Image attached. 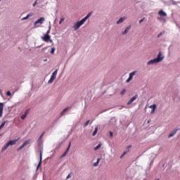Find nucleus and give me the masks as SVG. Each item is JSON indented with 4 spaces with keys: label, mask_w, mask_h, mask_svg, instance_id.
<instances>
[{
    "label": "nucleus",
    "mask_w": 180,
    "mask_h": 180,
    "mask_svg": "<svg viewBox=\"0 0 180 180\" xmlns=\"http://www.w3.org/2000/svg\"><path fill=\"white\" fill-rule=\"evenodd\" d=\"M1 0H0V2H1Z\"/></svg>",
    "instance_id": "61"
},
{
    "label": "nucleus",
    "mask_w": 180,
    "mask_h": 180,
    "mask_svg": "<svg viewBox=\"0 0 180 180\" xmlns=\"http://www.w3.org/2000/svg\"><path fill=\"white\" fill-rule=\"evenodd\" d=\"M36 5H37V1H35L33 4H32V6H36Z\"/></svg>",
    "instance_id": "49"
},
{
    "label": "nucleus",
    "mask_w": 180,
    "mask_h": 180,
    "mask_svg": "<svg viewBox=\"0 0 180 180\" xmlns=\"http://www.w3.org/2000/svg\"><path fill=\"white\" fill-rule=\"evenodd\" d=\"M71 144H72V142L70 141L65 151L63 153L62 155H60V160H61V158H64V157H65L68 154V152L70 151V148H71Z\"/></svg>",
    "instance_id": "6"
},
{
    "label": "nucleus",
    "mask_w": 180,
    "mask_h": 180,
    "mask_svg": "<svg viewBox=\"0 0 180 180\" xmlns=\"http://www.w3.org/2000/svg\"><path fill=\"white\" fill-rule=\"evenodd\" d=\"M146 19V18H141L140 20H139V23L141 24L144 22V20Z\"/></svg>",
    "instance_id": "46"
},
{
    "label": "nucleus",
    "mask_w": 180,
    "mask_h": 180,
    "mask_svg": "<svg viewBox=\"0 0 180 180\" xmlns=\"http://www.w3.org/2000/svg\"><path fill=\"white\" fill-rule=\"evenodd\" d=\"M58 73V69H56L52 73L49 80L48 81V84H53L57 78V74Z\"/></svg>",
    "instance_id": "1"
},
{
    "label": "nucleus",
    "mask_w": 180,
    "mask_h": 180,
    "mask_svg": "<svg viewBox=\"0 0 180 180\" xmlns=\"http://www.w3.org/2000/svg\"><path fill=\"white\" fill-rule=\"evenodd\" d=\"M109 136H110V137H113V131H109Z\"/></svg>",
    "instance_id": "45"
},
{
    "label": "nucleus",
    "mask_w": 180,
    "mask_h": 180,
    "mask_svg": "<svg viewBox=\"0 0 180 180\" xmlns=\"http://www.w3.org/2000/svg\"><path fill=\"white\" fill-rule=\"evenodd\" d=\"M137 158H140V156H139Z\"/></svg>",
    "instance_id": "60"
},
{
    "label": "nucleus",
    "mask_w": 180,
    "mask_h": 180,
    "mask_svg": "<svg viewBox=\"0 0 180 180\" xmlns=\"http://www.w3.org/2000/svg\"><path fill=\"white\" fill-rule=\"evenodd\" d=\"M130 29H131V25H128L124 30L122 32V34H127V33H129V31L130 30Z\"/></svg>",
    "instance_id": "13"
},
{
    "label": "nucleus",
    "mask_w": 180,
    "mask_h": 180,
    "mask_svg": "<svg viewBox=\"0 0 180 180\" xmlns=\"http://www.w3.org/2000/svg\"><path fill=\"white\" fill-rule=\"evenodd\" d=\"M150 109H157V104H153L149 106Z\"/></svg>",
    "instance_id": "29"
},
{
    "label": "nucleus",
    "mask_w": 180,
    "mask_h": 180,
    "mask_svg": "<svg viewBox=\"0 0 180 180\" xmlns=\"http://www.w3.org/2000/svg\"><path fill=\"white\" fill-rule=\"evenodd\" d=\"M30 110H32L31 108L27 109V110L24 112V115H25V116H27V115H29V114L30 113Z\"/></svg>",
    "instance_id": "28"
},
{
    "label": "nucleus",
    "mask_w": 180,
    "mask_h": 180,
    "mask_svg": "<svg viewBox=\"0 0 180 180\" xmlns=\"http://www.w3.org/2000/svg\"><path fill=\"white\" fill-rule=\"evenodd\" d=\"M136 72H137L136 70L130 72L129 75V77L133 79V77H134V75H136Z\"/></svg>",
    "instance_id": "21"
},
{
    "label": "nucleus",
    "mask_w": 180,
    "mask_h": 180,
    "mask_svg": "<svg viewBox=\"0 0 180 180\" xmlns=\"http://www.w3.org/2000/svg\"><path fill=\"white\" fill-rule=\"evenodd\" d=\"M127 148H128V150H129V148H131V145L128 146Z\"/></svg>",
    "instance_id": "50"
},
{
    "label": "nucleus",
    "mask_w": 180,
    "mask_h": 180,
    "mask_svg": "<svg viewBox=\"0 0 180 180\" xmlns=\"http://www.w3.org/2000/svg\"><path fill=\"white\" fill-rule=\"evenodd\" d=\"M6 95L7 96H12V92H11V91H7Z\"/></svg>",
    "instance_id": "39"
},
{
    "label": "nucleus",
    "mask_w": 180,
    "mask_h": 180,
    "mask_svg": "<svg viewBox=\"0 0 180 180\" xmlns=\"http://www.w3.org/2000/svg\"><path fill=\"white\" fill-rule=\"evenodd\" d=\"M139 98V94H135L132 98H130V100L127 103V106H129V105H131L136 99Z\"/></svg>",
    "instance_id": "8"
},
{
    "label": "nucleus",
    "mask_w": 180,
    "mask_h": 180,
    "mask_svg": "<svg viewBox=\"0 0 180 180\" xmlns=\"http://www.w3.org/2000/svg\"><path fill=\"white\" fill-rule=\"evenodd\" d=\"M33 16V13H30L29 14L27 15V18L29 19L30 18H32Z\"/></svg>",
    "instance_id": "41"
},
{
    "label": "nucleus",
    "mask_w": 180,
    "mask_h": 180,
    "mask_svg": "<svg viewBox=\"0 0 180 180\" xmlns=\"http://www.w3.org/2000/svg\"><path fill=\"white\" fill-rule=\"evenodd\" d=\"M64 20H65V18H61L59 20V25H61V23H63V22H64Z\"/></svg>",
    "instance_id": "37"
},
{
    "label": "nucleus",
    "mask_w": 180,
    "mask_h": 180,
    "mask_svg": "<svg viewBox=\"0 0 180 180\" xmlns=\"http://www.w3.org/2000/svg\"><path fill=\"white\" fill-rule=\"evenodd\" d=\"M98 134V127H96L94 131L92 132V136H95Z\"/></svg>",
    "instance_id": "25"
},
{
    "label": "nucleus",
    "mask_w": 180,
    "mask_h": 180,
    "mask_svg": "<svg viewBox=\"0 0 180 180\" xmlns=\"http://www.w3.org/2000/svg\"><path fill=\"white\" fill-rule=\"evenodd\" d=\"M164 22H167V20L165 18L163 19Z\"/></svg>",
    "instance_id": "54"
},
{
    "label": "nucleus",
    "mask_w": 180,
    "mask_h": 180,
    "mask_svg": "<svg viewBox=\"0 0 180 180\" xmlns=\"http://www.w3.org/2000/svg\"><path fill=\"white\" fill-rule=\"evenodd\" d=\"M8 122V120H4L1 122V124H0V129L2 130V129H4V127H5V124H6V122Z\"/></svg>",
    "instance_id": "24"
},
{
    "label": "nucleus",
    "mask_w": 180,
    "mask_h": 180,
    "mask_svg": "<svg viewBox=\"0 0 180 180\" xmlns=\"http://www.w3.org/2000/svg\"><path fill=\"white\" fill-rule=\"evenodd\" d=\"M126 154H127V151H124L122 154L120 155V158H123V157H124Z\"/></svg>",
    "instance_id": "36"
},
{
    "label": "nucleus",
    "mask_w": 180,
    "mask_h": 180,
    "mask_svg": "<svg viewBox=\"0 0 180 180\" xmlns=\"http://www.w3.org/2000/svg\"><path fill=\"white\" fill-rule=\"evenodd\" d=\"M27 144H30V140H26V141H25L23 143H22V146H24V147H26V146H27Z\"/></svg>",
    "instance_id": "27"
},
{
    "label": "nucleus",
    "mask_w": 180,
    "mask_h": 180,
    "mask_svg": "<svg viewBox=\"0 0 180 180\" xmlns=\"http://www.w3.org/2000/svg\"><path fill=\"white\" fill-rule=\"evenodd\" d=\"M72 176V173H70L67 177H66V179H70V178H71Z\"/></svg>",
    "instance_id": "42"
},
{
    "label": "nucleus",
    "mask_w": 180,
    "mask_h": 180,
    "mask_svg": "<svg viewBox=\"0 0 180 180\" xmlns=\"http://www.w3.org/2000/svg\"><path fill=\"white\" fill-rule=\"evenodd\" d=\"M44 134H46V131H43L39 136V137L37 139L38 144L40 143V140H41V138L43 137V136H44Z\"/></svg>",
    "instance_id": "22"
},
{
    "label": "nucleus",
    "mask_w": 180,
    "mask_h": 180,
    "mask_svg": "<svg viewBox=\"0 0 180 180\" xmlns=\"http://www.w3.org/2000/svg\"><path fill=\"white\" fill-rule=\"evenodd\" d=\"M40 47H41V45L38 46L37 47V49H40Z\"/></svg>",
    "instance_id": "51"
},
{
    "label": "nucleus",
    "mask_w": 180,
    "mask_h": 180,
    "mask_svg": "<svg viewBox=\"0 0 180 180\" xmlns=\"http://www.w3.org/2000/svg\"><path fill=\"white\" fill-rule=\"evenodd\" d=\"M5 107V103L0 104V119L4 116V108Z\"/></svg>",
    "instance_id": "11"
},
{
    "label": "nucleus",
    "mask_w": 180,
    "mask_h": 180,
    "mask_svg": "<svg viewBox=\"0 0 180 180\" xmlns=\"http://www.w3.org/2000/svg\"><path fill=\"white\" fill-rule=\"evenodd\" d=\"M2 103H0V105H2Z\"/></svg>",
    "instance_id": "58"
},
{
    "label": "nucleus",
    "mask_w": 180,
    "mask_h": 180,
    "mask_svg": "<svg viewBox=\"0 0 180 180\" xmlns=\"http://www.w3.org/2000/svg\"><path fill=\"white\" fill-rule=\"evenodd\" d=\"M51 30V27L49 25V30L46 31V32L44 34H50Z\"/></svg>",
    "instance_id": "35"
},
{
    "label": "nucleus",
    "mask_w": 180,
    "mask_h": 180,
    "mask_svg": "<svg viewBox=\"0 0 180 180\" xmlns=\"http://www.w3.org/2000/svg\"><path fill=\"white\" fill-rule=\"evenodd\" d=\"M156 109H157V108H153V109H152L151 111H150V113H151V114L155 113Z\"/></svg>",
    "instance_id": "48"
},
{
    "label": "nucleus",
    "mask_w": 180,
    "mask_h": 180,
    "mask_svg": "<svg viewBox=\"0 0 180 180\" xmlns=\"http://www.w3.org/2000/svg\"><path fill=\"white\" fill-rule=\"evenodd\" d=\"M10 143L9 141H8L6 142V143L4 146V147H2L1 148V151H5V150H8V147L10 146Z\"/></svg>",
    "instance_id": "19"
},
{
    "label": "nucleus",
    "mask_w": 180,
    "mask_h": 180,
    "mask_svg": "<svg viewBox=\"0 0 180 180\" xmlns=\"http://www.w3.org/2000/svg\"><path fill=\"white\" fill-rule=\"evenodd\" d=\"M43 161V148H40L39 150V161L38 162V165L37 166L36 171H39V168L41 165V162Z\"/></svg>",
    "instance_id": "3"
},
{
    "label": "nucleus",
    "mask_w": 180,
    "mask_h": 180,
    "mask_svg": "<svg viewBox=\"0 0 180 180\" xmlns=\"http://www.w3.org/2000/svg\"><path fill=\"white\" fill-rule=\"evenodd\" d=\"M26 117H27V115H25V114H22L21 116H20V119H22V120H25L26 119Z\"/></svg>",
    "instance_id": "34"
},
{
    "label": "nucleus",
    "mask_w": 180,
    "mask_h": 180,
    "mask_svg": "<svg viewBox=\"0 0 180 180\" xmlns=\"http://www.w3.org/2000/svg\"><path fill=\"white\" fill-rule=\"evenodd\" d=\"M91 120H88L85 122V123L84 124V127H86V126H88V124H89Z\"/></svg>",
    "instance_id": "30"
},
{
    "label": "nucleus",
    "mask_w": 180,
    "mask_h": 180,
    "mask_svg": "<svg viewBox=\"0 0 180 180\" xmlns=\"http://www.w3.org/2000/svg\"><path fill=\"white\" fill-rule=\"evenodd\" d=\"M158 15L162 18H165V16H167V13H165L164 10L161 9L158 11Z\"/></svg>",
    "instance_id": "12"
},
{
    "label": "nucleus",
    "mask_w": 180,
    "mask_h": 180,
    "mask_svg": "<svg viewBox=\"0 0 180 180\" xmlns=\"http://www.w3.org/2000/svg\"><path fill=\"white\" fill-rule=\"evenodd\" d=\"M84 23H85V21L82 19L77 20L73 25L74 30H78V29H79V27H81Z\"/></svg>",
    "instance_id": "2"
},
{
    "label": "nucleus",
    "mask_w": 180,
    "mask_h": 180,
    "mask_svg": "<svg viewBox=\"0 0 180 180\" xmlns=\"http://www.w3.org/2000/svg\"><path fill=\"white\" fill-rule=\"evenodd\" d=\"M41 39L43 41H46V43H53V39H51V36H50V34H44V36L41 37Z\"/></svg>",
    "instance_id": "4"
},
{
    "label": "nucleus",
    "mask_w": 180,
    "mask_h": 180,
    "mask_svg": "<svg viewBox=\"0 0 180 180\" xmlns=\"http://www.w3.org/2000/svg\"><path fill=\"white\" fill-rule=\"evenodd\" d=\"M124 22V17H121L118 20H117V25H120V23H123Z\"/></svg>",
    "instance_id": "20"
},
{
    "label": "nucleus",
    "mask_w": 180,
    "mask_h": 180,
    "mask_svg": "<svg viewBox=\"0 0 180 180\" xmlns=\"http://www.w3.org/2000/svg\"><path fill=\"white\" fill-rule=\"evenodd\" d=\"M124 94H126V89H123L121 92H120V95L121 96H123V95H124Z\"/></svg>",
    "instance_id": "32"
},
{
    "label": "nucleus",
    "mask_w": 180,
    "mask_h": 180,
    "mask_svg": "<svg viewBox=\"0 0 180 180\" xmlns=\"http://www.w3.org/2000/svg\"><path fill=\"white\" fill-rule=\"evenodd\" d=\"M131 79H132L129 77L127 79V80H126V83H127V84H129V82H130V81H131Z\"/></svg>",
    "instance_id": "43"
},
{
    "label": "nucleus",
    "mask_w": 180,
    "mask_h": 180,
    "mask_svg": "<svg viewBox=\"0 0 180 180\" xmlns=\"http://www.w3.org/2000/svg\"><path fill=\"white\" fill-rule=\"evenodd\" d=\"M0 130H1V128H0Z\"/></svg>",
    "instance_id": "62"
},
{
    "label": "nucleus",
    "mask_w": 180,
    "mask_h": 180,
    "mask_svg": "<svg viewBox=\"0 0 180 180\" xmlns=\"http://www.w3.org/2000/svg\"><path fill=\"white\" fill-rule=\"evenodd\" d=\"M27 19H29L27 17V15L25 16V17H24V18H21V20H27Z\"/></svg>",
    "instance_id": "47"
},
{
    "label": "nucleus",
    "mask_w": 180,
    "mask_h": 180,
    "mask_svg": "<svg viewBox=\"0 0 180 180\" xmlns=\"http://www.w3.org/2000/svg\"><path fill=\"white\" fill-rule=\"evenodd\" d=\"M47 47L44 48V50H46Z\"/></svg>",
    "instance_id": "56"
},
{
    "label": "nucleus",
    "mask_w": 180,
    "mask_h": 180,
    "mask_svg": "<svg viewBox=\"0 0 180 180\" xmlns=\"http://www.w3.org/2000/svg\"><path fill=\"white\" fill-rule=\"evenodd\" d=\"M150 122H151V120H148V123H150Z\"/></svg>",
    "instance_id": "52"
},
{
    "label": "nucleus",
    "mask_w": 180,
    "mask_h": 180,
    "mask_svg": "<svg viewBox=\"0 0 180 180\" xmlns=\"http://www.w3.org/2000/svg\"><path fill=\"white\" fill-rule=\"evenodd\" d=\"M10 143L9 141H8L6 142V143L4 146V147H2L1 148V151H5V150H8V147L10 146Z\"/></svg>",
    "instance_id": "18"
},
{
    "label": "nucleus",
    "mask_w": 180,
    "mask_h": 180,
    "mask_svg": "<svg viewBox=\"0 0 180 180\" xmlns=\"http://www.w3.org/2000/svg\"><path fill=\"white\" fill-rule=\"evenodd\" d=\"M68 110H70V107L64 108L60 113V116H64V115L67 113Z\"/></svg>",
    "instance_id": "15"
},
{
    "label": "nucleus",
    "mask_w": 180,
    "mask_h": 180,
    "mask_svg": "<svg viewBox=\"0 0 180 180\" xmlns=\"http://www.w3.org/2000/svg\"><path fill=\"white\" fill-rule=\"evenodd\" d=\"M33 16V13H30L29 14L27 15V18L29 19L30 18H32Z\"/></svg>",
    "instance_id": "40"
},
{
    "label": "nucleus",
    "mask_w": 180,
    "mask_h": 180,
    "mask_svg": "<svg viewBox=\"0 0 180 180\" xmlns=\"http://www.w3.org/2000/svg\"><path fill=\"white\" fill-rule=\"evenodd\" d=\"M91 15L92 11H90L84 18H82V20L84 21V22H86L87 19H89V18H91Z\"/></svg>",
    "instance_id": "14"
},
{
    "label": "nucleus",
    "mask_w": 180,
    "mask_h": 180,
    "mask_svg": "<svg viewBox=\"0 0 180 180\" xmlns=\"http://www.w3.org/2000/svg\"><path fill=\"white\" fill-rule=\"evenodd\" d=\"M51 54H54V53H56V48L55 47H52L51 51H50Z\"/></svg>",
    "instance_id": "31"
},
{
    "label": "nucleus",
    "mask_w": 180,
    "mask_h": 180,
    "mask_svg": "<svg viewBox=\"0 0 180 180\" xmlns=\"http://www.w3.org/2000/svg\"><path fill=\"white\" fill-rule=\"evenodd\" d=\"M162 34H165V31H162V32H160L158 34V37H160V36H162Z\"/></svg>",
    "instance_id": "38"
},
{
    "label": "nucleus",
    "mask_w": 180,
    "mask_h": 180,
    "mask_svg": "<svg viewBox=\"0 0 180 180\" xmlns=\"http://www.w3.org/2000/svg\"><path fill=\"white\" fill-rule=\"evenodd\" d=\"M150 163H149V165H153V164H154V159H150Z\"/></svg>",
    "instance_id": "44"
},
{
    "label": "nucleus",
    "mask_w": 180,
    "mask_h": 180,
    "mask_svg": "<svg viewBox=\"0 0 180 180\" xmlns=\"http://www.w3.org/2000/svg\"><path fill=\"white\" fill-rule=\"evenodd\" d=\"M151 64L152 65L158 64V61L155 58L153 59H150L147 62V65H151Z\"/></svg>",
    "instance_id": "9"
},
{
    "label": "nucleus",
    "mask_w": 180,
    "mask_h": 180,
    "mask_svg": "<svg viewBox=\"0 0 180 180\" xmlns=\"http://www.w3.org/2000/svg\"><path fill=\"white\" fill-rule=\"evenodd\" d=\"M23 148H25V146L21 145L17 148V151H20L21 150H23Z\"/></svg>",
    "instance_id": "33"
},
{
    "label": "nucleus",
    "mask_w": 180,
    "mask_h": 180,
    "mask_svg": "<svg viewBox=\"0 0 180 180\" xmlns=\"http://www.w3.org/2000/svg\"><path fill=\"white\" fill-rule=\"evenodd\" d=\"M158 19H159V20H160V19H161V18H158Z\"/></svg>",
    "instance_id": "59"
},
{
    "label": "nucleus",
    "mask_w": 180,
    "mask_h": 180,
    "mask_svg": "<svg viewBox=\"0 0 180 180\" xmlns=\"http://www.w3.org/2000/svg\"><path fill=\"white\" fill-rule=\"evenodd\" d=\"M155 180H160V178L155 179Z\"/></svg>",
    "instance_id": "55"
},
{
    "label": "nucleus",
    "mask_w": 180,
    "mask_h": 180,
    "mask_svg": "<svg viewBox=\"0 0 180 180\" xmlns=\"http://www.w3.org/2000/svg\"><path fill=\"white\" fill-rule=\"evenodd\" d=\"M46 20V18H44V17H41L40 18H39L38 20H37L34 22V26L35 27H39V26H37V25H43V23H44V21Z\"/></svg>",
    "instance_id": "5"
},
{
    "label": "nucleus",
    "mask_w": 180,
    "mask_h": 180,
    "mask_svg": "<svg viewBox=\"0 0 180 180\" xmlns=\"http://www.w3.org/2000/svg\"><path fill=\"white\" fill-rule=\"evenodd\" d=\"M44 61H47V59H44Z\"/></svg>",
    "instance_id": "57"
},
{
    "label": "nucleus",
    "mask_w": 180,
    "mask_h": 180,
    "mask_svg": "<svg viewBox=\"0 0 180 180\" xmlns=\"http://www.w3.org/2000/svg\"><path fill=\"white\" fill-rule=\"evenodd\" d=\"M2 136H4V133L0 134V137H2Z\"/></svg>",
    "instance_id": "53"
},
{
    "label": "nucleus",
    "mask_w": 180,
    "mask_h": 180,
    "mask_svg": "<svg viewBox=\"0 0 180 180\" xmlns=\"http://www.w3.org/2000/svg\"><path fill=\"white\" fill-rule=\"evenodd\" d=\"M179 130H180V128L174 129L170 134H169L168 139H171L172 137H174V136L176 134V132L179 131Z\"/></svg>",
    "instance_id": "10"
},
{
    "label": "nucleus",
    "mask_w": 180,
    "mask_h": 180,
    "mask_svg": "<svg viewBox=\"0 0 180 180\" xmlns=\"http://www.w3.org/2000/svg\"><path fill=\"white\" fill-rule=\"evenodd\" d=\"M158 63H161L164 58H165V56L162 55V52L161 51H159L157 58H155Z\"/></svg>",
    "instance_id": "7"
},
{
    "label": "nucleus",
    "mask_w": 180,
    "mask_h": 180,
    "mask_svg": "<svg viewBox=\"0 0 180 180\" xmlns=\"http://www.w3.org/2000/svg\"><path fill=\"white\" fill-rule=\"evenodd\" d=\"M116 117H113L110 119V120H109V124L115 126V124H116Z\"/></svg>",
    "instance_id": "16"
},
{
    "label": "nucleus",
    "mask_w": 180,
    "mask_h": 180,
    "mask_svg": "<svg viewBox=\"0 0 180 180\" xmlns=\"http://www.w3.org/2000/svg\"><path fill=\"white\" fill-rule=\"evenodd\" d=\"M18 140H19V139H11L8 141V143L10 144V146H15V144H16V143H18Z\"/></svg>",
    "instance_id": "17"
},
{
    "label": "nucleus",
    "mask_w": 180,
    "mask_h": 180,
    "mask_svg": "<svg viewBox=\"0 0 180 180\" xmlns=\"http://www.w3.org/2000/svg\"><path fill=\"white\" fill-rule=\"evenodd\" d=\"M101 161V158H98L96 162H95L94 164H93V167H98V165H99V162Z\"/></svg>",
    "instance_id": "26"
},
{
    "label": "nucleus",
    "mask_w": 180,
    "mask_h": 180,
    "mask_svg": "<svg viewBox=\"0 0 180 180\" xmlns=\"http://www.w3.org/2000/svg\"><path fill=\"white\" fill-rule=\"evenodd\" d=\"M101 147H102V143H99L96 146L94 147V151H98Z\"/></svg>",
    "instance_id": "23"
}]
</instances>
